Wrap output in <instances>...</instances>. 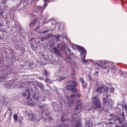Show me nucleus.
Listing matches in <instances>:
<instances>
[{
	"instance_id": "obj_1",
	"label": "nucleus",
	"mask_w": 127,
	"mask_h": 127,
	"mask_svg": "<svg viewBox=\"0 0 127 127\" xmlns=\"http://www.w3.org/2000/svg\"><path fill=\"white\" fill-rule=\"evenodd\" d=\"M86 53V50L83 52L81 54H80V56L81 57V60L82 61H84L83 64H89L90 60H92L94 62L95 64H97V65L98 69H103L105 70L106 72H111L115 74L116 67L114 65L113 62L109 61L104 60H95L94 61L91 60H85Z\"/></svg>"
},
{
	"instance_id": "obj_2",
	"label": "nucleus",
	"mask_w": 127,
	"mask_h": 127,
	"mask_svg": "<svg viewBox=\"0 0 127 127\" xmlns=\"http://www.w3.org/2000/svg\"><path fill=\"white\" fill-rule=\"evenodd\" d=\"M29 88L27 87L26 89V91L22 93L23 96L26 99L27 101H28V102H26V103L28 105L32 106H35V104H36L40 107L43 108L44 106L39 104L40 102L39 101H44L46 100L43 97V98L41 99L40 98L39 99L37 98L36 95H34L32 96L33 100H32L31 98L30 99L29 98L31 96V95L30 92L29 91Z\"/></svg>"
},
{
	"instance_id": "obj_3",
	"label": "nucleus",
	"mask_w": 127,
	"mask_h": 127,
	"mask_svg": "<svg viewBox=\"0 0 127 127\" xmlns=\"http://www.w3.org/2000/svg\"><path fill=\"white\" fill-rule=\"evenodd\" d=\"M65 38L67 41L68 40L69 44L70 46H71L72 48L75 50L77 49L80 53V54L81 53V54H82V53L85 50V48L83 47L80 45H77L71 43L70 40H68L66 37H65Z\"/></svg>"
},
{
	"instance_id": "obj_4",
	"label": "nucleus",
	"mask_w": 127,
	"mask_h": 127,
	"mask_svg": "<svg viewBox=\"0 0 127 127\" xmlns=\"http://www.w3.org/2000/svg\"><path fill=\"white\" fill-rule=\"evenodd\" d=\"M94 108L98 109L100 107V101L97 96H94L92 98Z\"/></svg>"
},
{
	"instance_id": "obj_5",
	"label": "nucleus",
	"mask_w": 127,
	"mask_h": 127,
	"mask_svg": "<svg viewBox=\"0 0 127 127\" xmlns=\"http://www.w3.org/2000/svg\"><path fill=\"white\" fill-rule=\"evenodd\" d=\"M37 19L33 21L31 23L30 26L31 28L34 29L35 27V31H36V29L39 28V27L40 26L39 23L37 21Z\"/></svg>"
},
{
	"instance_id": "obj_6",
	"label": "nucleus",
	"mask_w": 127,
	"mask_h": 127,
	"mask_svg": "<svg viewBox=\"0 0 127 127\" xmlns=\"http://www.w3.org/2000/svg\"><path fill=\"white\" fill-rule=\"evenodd\" d=\"M110 95H107L106 98H104L103 99V103L105 105L106 104L107 106H109L111 105V106L112 107L113 103L112 101L113 102V101H112V100L110 99H109L107 98L108 96H109Z\"/></svg>"
},
{
	"instance_id": "obj_7",
	"label": "nucleus",
	"mask_w": 127,
	"mask_h": 127,
	"mask_svg": "<svg viewBox=\"0 0 127 127\" xmlns=\"http://www.w3.org/2000/svg\"><path fill=\"white\" fill-rule=\"evenodd\" d=\"M47 4L45 2L44 4V8L40 6H35L33 9V10L34 12H42L44 10L45 7L46 6Z\"/></svg>"
},
{
	"instance_id": "obj_8",
	"label": "nucleus",
	"mask_w": 127,
	"mask_h": 127,
	"mask_svg": "<svg viewBox=\"0 0 127 127\" xmlns=\"http://www.w3.org/2000/svg\"><path fill=\"white\" fill-rule=\"evenodd\" d=\"M104 84H102L96 90V91L100 93L103 92H107V90L108 89L107 87L104 88Z\"/></svg>"
},
{
	"instance_id": "obj_9",
	"label": "nucleus",
	"mask_w": 127,
	"mask_h": 127,
	"mask_svg": "<svg viewBox=\"0 0 127 127\" xmlns=\"http://www.w3.org/2000/svg\"><path fill=\"white\" fill-rule=\"evenodd\" d=\"M125 119L124 113L122 112L121 113L120 115L117 116V120L119 121V123L121 124L122 122H124Z\"/></svg>"
},
{
	"instance_id": "obj_10",
	"label": "nucleus",
	"mask_w": 127,
	"mask_h": 127,
	"mask_svg": "<svg viewBox=\"0 0 127 127\" xmlns=\"http://www.w3.org/2000/svg\"><path fill=\"white\" fill-rule=\"evenodd\" d=\"M77 105L76 106V107L75 109V111L76 112L77 110L80 111V110L82 108L83 105V104L81 100L79 99L78 100L77 102Z\"/></svg>"
},
{
	"instance_id": "obj_11",
	"label": "nucleus",
	"mask_w": 127,
	"mask_h": 127,
	"mask_svg": "<svg viewBox=\"0 0 127 127\" xmlns=\"http://www.w3.org/2000/svg\"><path fill=\"white\" fill-rule=\"evenodd\" d=\"M65 87L66 89L69 91H71L73 93H76L77 92V89L76 87H70L69 84H68L66 85Z\"/></svg>"
},
{
	"instance_id": "obj_12",
	"label": "nucleus",
	"mask_w": 127,
	"mask_h": 127,
	"mask_svg": "<svg viewBox=\"0 0 127 127\" xmlns=\"http://www.w3.org/2000/svg\"><path fill=\"white\" fill-rule=\"evenodd\" d=\"M29 120L30 121H33L35 118V116L33 113L28 114Z\"/></svg>"
},
{
	"instance_id": "obj_13",
	"label": "nucleus",
	"mask_w": 127,
	"mask_h": 127,
	"mask_svg": "<svg viewBox=\"0 0 127 127\" xmlns=\"http://www.w3.org/2000/svg\"><path fill=\"white\" fill-rule=\"evenodd\" d=\"M54 53L58 56H60V55L59 53L58 50L57 49V48L55 47L52 49Z\"/></svg>"
},
{
	"instance_id": "obj_14",
	"label": "nucleus",
	"mask_w": 127,
	"mask_h": 127,
	"mask_svg": "<svg viewBox=\"0 0 127 127\" xmlns=\"http://www.w3.org/2000/svg\"><path fill=\"white\" fill-rule=\"evenodd\" d=\"M69 83H70L69 84L70 85V87H73L76 86L77 85V83L76 82L74 81H69Z\"/></svg>"
},
{
	"instance_id": "obj_15",
	"label": "nucleus",
	"mask_w": 127,
	"mask_h": 127,
	"mask_svg": "<svg viewBox=\"0 0 127 127\" xmlns=\"http://www.w3.org/2000/svg\"><path fill=\"white\" fill-rule=\"evenodd\" d=\"M80 81L82 83L83 86L84 87H86L87 84L85 82L84 80L82 78L80 79Z\"/></svg>"
},
{
	"instance_id": "obj_16",
	"label": "nucleus",
	"mask_w": 127,
	"mask_h": 127,
	"mask_svg": "<svg viewBox=\"0 0 127 127\" xmlns=\"http://www.w3.org/2000/svg\"><path fill=\"white\" fill-rule=\"evenodd\" d=\"M37 86L40 88L41 90H42L44 87V85L41 82H39L37 84Z\"/></svg>"
},
{
	"instance_id": "obj_17",
	"label": "nucleus",
	"mask_w": 127,
	"mask_h": 127,
	"mask_svg": "<svg viewBox=\"0 0 127 127\" xmlns=\"http://www.w3.org/2000/svg\"><path fill=\"white\" fill-rule=\"evenodd\" d=\"M55 38H56V41H58L60 40V38H62L63 37L61 35H57L55 36Z\"/></svg>"
},
{
	"instance_id": "obj_18",
	"label": "nucleus",
	"mask_w": 127,
	"mask_h": 127,
	"mask_svg": "<svg viewBox=\"0 0 127 127\" xmlns=\"http://www.w3.org/2000/svg\"><path fill=\"white\" fill-rule=\"evenodd\" d=\"M76 101L74 99H71L70 100H69L68 101V104H72L76 102Z\"/></svg>"
},
{
	"instance_id": "obj_19",
	"label": "nucleus",
	"mask_w": 127,
	"mask_h": 127,
	"mask_svg": "<svg viewBox=\"0 0 127 127\" xmlns=\"http://www.w3.org/2000/svg\"><path fill=\"white\" fill-rule=\"evenodd\" d=\"M45 81L47 83H49L52 82V81L48 78H47L46 79Z\"/></svg>"
},
{
	"instance_id": "obj_20",
	"label": "nucleus",
	"mask_w": 127,
	"mask_h": 127,
	"mask_svg": "<svg viewBox=\"0 0 127 127\" xmlns=\"http://www.w3.org/2000/svg\"><path fill=\"white\" fill-rule=\"evenodd\" d=\"M108 89L107 90V92H108V90L109 89L110 90V91H109V92L110 93V92H113L114 89L113 88V87H111V88H107Z\"/></svg>"
},
{
	"instance_id": "obj_21",
	"label": "nucleus",
	"mask_w": 127,
	"mask_h": 127,
	"mask_svg": "<svg viewBox=\"0 0 127 127\" xmlns=\"http://www.w3.org/2000/svg\"><path fill=\"white\" fill-rule=\"evenodd\" d=\"M13 118L15 122H17L18 121V117L16 114H15L14 115Z\"/></svg>"
},
{
	"instance_id": "obj_22",
	"label": "nucleus",
	"mask_w": 127,
	"mask_h": 127,
	"mask_svg": "<svg viewBox=\"0 0 127 127\" xmlns=\"http://www.w3.org/2000/svg\"><path fill=\"white\" fill-rule=\"evenodd\" d=\"M44 75L45 76L48 77L49 76V74L46 70H45L44 72Z\"/></svg>"
},
{
	"instance_id": "obj_23",
	"label": "nucleus",
	"mask_w": 127,
	"mask_h": 127,
	"mask_svg": "<svg viewBox=\"0 0 127 127\" xmlns=\"http://www.w3.org/2000/svg\"><path fill=\"white\" fill-rule=\"evenodd\" d=\"M52 37V35L50 34H48L45 37V40H46L47 39L49 38Z\"/></svg>"
},
{
	"instance_id": "obj_24",
	"label": "nucleus",
	"mask_w": 127,
	"mask_h": 127,
	"mask_svg": "<svg viewBox=\"0 0 127 127\" xmlns=\"http://www.w3.org/2000/svg\"><path fill=\"white\" fill-rule=\"evenodd\" d=\"M14 28L16 29V31H22V30L23 29H21V27H19V28L18 29H17V28H16L15 27H14Z\"/></svg>"
},
{
	"instance_id": "obj_25",
	"label": "nucleus",
	"mask_w": 127,
	"mask_h": 127,
	"mask_svg": "<svg viewBox=\"0 0 127 127\" xmlns=\"http://www.w3.org/2000/svg\"><path fill=\"white\" fill-rule=\"evenodd\" d=\"M56 24L57 25V28L59 29L60 27H59L58 26H61V24L60 23H57Z\"/></svg>"
},
{
	"instance_id": "obj_26",
	"label": "nucleus",
	"mask_w": 127,
	"mask_h": 127,
	"mask_svg": "<svg viewBox=\"0 0 127 127\" xmlns=\"http://www.w3.org/2000/svg\"><path fill=\"white\" fill-rule=\"evenodd\" d=\"M65 77L64 76L61 77L60 78V79L59 80V81L60 80H63L65 78Z\"/></svg>"
},
{
	"instance_id": "obj_27",
	"label": "nucleus",
	"mask_w": 127,
	"mask_h": 127,
	"mask_svg": "<svg viewBox=\"0 0 127 127\" xmlns=\"http://www.w3.org/2000/svg\"><path fill=\"white\" fill-rule=\"evenodd\" d=\"M44 1L51 2L52 1V0H44Z\"/></svg>"
},
{
	"instance_id": "obj_28",
	"label": "nucleus",
	"mask_w": 127,
	"mask_h": 127,
	"mask_svg": "<svg viewBox=\"0 0 127 127\" xmlns=\"http://www.w3.org/2000/svg\"><path fill=\"white\" fill-rule=\"evenodd\" d=\"M19 86H19L17 87V88H21V87H25V86H21V85H20Z\"/></svg>"
},
{
	"instance_id": "obj_29",
	"label": "nucleus",
	"mask_w": 127,
	"mask_h": 127,
	"mask_svg": "<svg viewBox=\"0 0 127 127\" xmlns=\"http://www.w3.org/2000/svg\"><path fill=\"white\" fill-rule=\"evenodd\" d=\"M54 31V30H47V31H46L45 32H49V31L51 32V31Z\"/></svg>"
},
{
	"instance_id": "obj_30",
	"label": "nucleus",
	"mask_w": 127,
	"mask_h": 127,
	"mask_svg": "<svg viewBox=\"0 0 127 127\" xmlns=\"http://www.w3.org/2000/svg\"><path fill=\"white\" fill-rule=\"evenodd\" d=\"M124 107L125 108V110L126 111H127V105H125L124 106Z\"/></svg>"
},
{
	"instance_id": "obj_31",
	"label": "nucleus",
	"mask_w": 127,
	"mask_h": 127,
	"mask_svg": "<svg viewBox=\"0 0 127 127\" xmlns=\"http://www.w3.org/2000/svg\"><path fill=\"white\" fill-rule=\"evenodd\" d=\"M89 126L88 127H93L92 125L91 124H88Z\"/></svg>"
},
{
	"instance_id": "obj_32",
	"label": "nucleus",
	"mask_w": 127,
	"mask_h": 127,
	"mask_svg": "<svg viewBox=\"0 0 127 127\" xmlns=\"http://www.w3.org/2000/svg\"><path fill=\"white\" fill-rule=\"evenodd\" d=\"M76 95H75L74 94H73L71 95V97H75V96H76Z\"/></svg>"
},
{
	"instance_id": "obj_33",
	"label": "nucleus",
	"mask_w": 127,
	"mask_h": 127,
	"mask_svg": "<svg viewBox=\"0 0 127 127\" xmlns=\"http://www.w3.org/2000/svg\"><path fill=\"white\" fill-rule=\"evenodd\" d=\"M98 73V71L96 72L95 73H94L95 75H97Z\"/></svg>"
},
{
	"instance_id": "obj_34",
	"label": "nucleus",
	"mask_w": 127,
	"mask_h": 127,
	"mask_svg": "<svg viewBox=\"0 0 127 127\" xmlns=\"http://www.w3.org/2000/svg\"><path fill=\"white\" fill-rule=\"evenodd\" d=\"M45 37H44L43 39H41V41L42 42L43 41H44V40H45Z\"/></svg>"
},
{
	"instance_id": "obj_35",
	"label": "nucleus",
	"mask_w": 127,
	"mask_h": 127,
	"mask_svg": "<svg viewBox=\"0 0 127 127\" xmlns=\"http://www.w3.org/2000/svg\"><path fill=\"white\" fill-rule=\"evenodd\" d=\"M120 73H121V76H122L124 75V74L122 72H120Z\"/></svg>"
},
{
	"instance_id": "obj_36",
	"label": "nucleus",
	"mask_w": 127,
	"mask_h": 127,
	"mask_svg": "<svg viewBox=\"0 0 127 127\" xmlns=\"http://www.w3.org/2000/svg\"><path fill=\"white\" fill-rule=\"evenodd\" d=\"M77 95L79 97H80V95L79 94H77Z\"/></svg>"
},
{
	"instance_id": "obj_37",
	"label": "nucleus",
	"mask_w": 127,
	"mask_h": 127,
	"mask_svg": "<svg viewBox=\"0 0 127 127\" xmlns=\"http://www.w3.org/2000/svg\"><path fill=\"white\" fill-rule=\"evenodd\" d=\"M48 119H49V121L50 120H51L52 119V118H48Z\"/></svg>"
},
{
	"instance_id": "obj_38",
	"label": "nucleus",
	"mask_w": 127,
	"mask_h": 127,
	"mask_svg": "<svg viewBox=\"0 0 127 127\" xmlns=\"http://www.w3.org/2000/svg\"><path fill=\"white\" fill-rule=\"evenodd\" d=\"M60 38V40L62 41H63V40L62 39H62H63V37L62 38Z\"/></svg>"
},
{
	"instance_id": "obj_39",
	"label": "nucleus",
	"mask_w": 127,
	"mask_h": 127,
	"mask_svg": "<svg viewBox=\"0 0 127 127\" xmlns=\"http://www.w3.org/2000/svg\"><path fill=\"white\" fill-rule=\"evenodd\" d=\"M68 51L69 52H71V50H70V48H69L68 49Z\"/></svg>"
},
{
	"instance_id": "obj_40",
	"label": "nucleus",
	"mask_w": 127,
	"mask_h": 127,
	"mask_svg": "<svg viewBox=\"0 0 127 127\" xmlns=\"http://www.w3.org/2000/svg\"><path fill=\"white\" fill-rule=\"evenodd\" d=\"M70 98V97L69 96H67V99H68V98Z\"/></svg>"
},
{
	"instance_id": "obj_41",
	"label": "nucleus",
	"mask_w": 127,
	"mask_h": 127,
	"mask_svg": "<svg viewBox=\"0 0 127 127\" xmlns=\"http://www.w3.org/2000/svg\"><path fill=\"white\" fill-rule=\"evenodd\" d=\"M10 115H12V112H10Z\"/></svg>"
},
{
	"instance_id": "obj_42",
	"label": "nucleus",
	"mask_w": 127,
	"mask_h": 127,
	"mask_svg": "<svg viewBox=\"0 0 127 127\" xmlns=\"http://www.w3.org/2000/svg\"><path fill=\"white\" fill-rule=\"evenodd\" d=\"M2 38L0 37V40H2Z\"/></svg>"
},
{
	"instance_id": "obj_43",
	"label": "nucleus",
	"mask_w": 127,
	"mask_h": 127,
	"mask_svg": "<svg viewBox=\"0 0 127 127\" xmlns=\"http://www.w3.org/2000/svg\"><path fill=\"white\" fill-rule=\"evenodd\" d=\"M63 117H62V119H61V120H62V121H64V120H63Z\"/></svg>"
},
{
	"instance_id": "obj_44",
	"label": "nucleus",
	"mask_w": 127,
	"mask_h": 127,
	"mask_svg": "<svg viewBox=\"0 0 127 127\" xmlns=\"http://www.w3.org/2000/svg\"><path fill=\"white\" fill-rule=\"evenodd\" d=\"M12 85H11V86H10V88H13V87H12Z\"/></svg>"
},
{
	"instance_id": "obj_45",
	"label": "nucleus",
	"mask_w": 127,
	"mask_h": 127,
	"mask_svg": "<svg viewBox=\"0 0 127 127\" xmlns=\"http://www.w3.org/2000/svg\"><path fill=\"white\" fill-rule=\"evenodd\" d=\"M40 97H43L42 96V95H41L40 96Z\"/></svg>"
},
{
	"instance_id": "obj_46",
	"label": "nucleus",
	"mask_w": 127,
	"mask_h": 127,
	"mask_svg": "<svg viewBox=\"0 0 127 127\" xmlns=\"http://www.w3.org/2000/svg\"><path fill=\"white\" fill-rule=\"evenodd\" d=\"M109 123H111V124H112L113 123L112 122H109Z\"/></svg>"
},
{
	"instance_id": "obj_47",
	"label": "nucleus",
	"mask_w": 127,
	"mask_h": 127,
	"mask_svg": "<svg viewBox=\"0 0 127 127\" xmlns=\"http://www.w3.org/2000/svg\"><path fill=\"white\" fill-rule=\"evenodd\" d=\"M62 70V69H61L60 70V71H61V70Z\"/></svg>"
},
{
	"instance_id": "obj_48",
	"label": "nucleus",
	"mask_w": 127,
	"mask_h": 127,
	"mask_svg": "<svg viewBox=\"0 0 127 127\" xmlns=\"http://www.w3.org/2000/svg\"><path fill=\"white\" fill-rule=\"evenodd\" d=\"M69 58H71V57L70 56H69Z\"/></svg>"
},
{
	"instance_id": "obj_49",
	"label": "nucleus",
	"mask_w": 127,
	"mask_h": 127,
	"mask_svg": "<svg viewBox=\"0 0 127 127\" xmlns=\"http://www.w3.org/2000/svg\"><path fill=\"white\" fill-rule=\"evenodd\" d=\"M11 116H12V115H10V117H11Z\"/></svg>"
},
{
	"instance_id": "obj_50",
	"label": "nucleus",
	"mask_w": 127,
	"mask_h": 127,
	"mask_svg": "<svg viewBox=\"0 0 127 127\" xmlns=\"http://www.w3.org/2000/svg\"><path fill=\"white\" fill-rule=\"evenodd\" d=\"M114 117L115 118L116 116H114Z\"/></svg>"
},
{
	"instance_id": "obj_51",
	"label": "nucleus",
	"mask_w": 127,
	"mask_h": 127,
	"mask_svg": "<svg viewBox=\"0 0 127 127\" xmlns=\"http://www.w3.org/2000/svg\"><path fill=\"white\" fill-rule=\"evenodd\" d=\"M107 84H109V83H107Z\"/></svg>"
},
{
	"instance_id": "obj_52",
	"label": "nucleus",
	"mask_w": 127,
	"mask_h": 127,
	"mask_svg": "<svg viewBox=\"0 0 127 127\" xmlns=\"http://www.w3.org/2000/svg\"><path fill=\"white\" fill-rule=\"evenodd\" d=\"M9 110H10V109H9Z\"/></svg>"
},
{
	"instance_id": "obj_53",
	"label": "nucleus",
	"mask_w": 127,
	"mask_h": 127,
	"mask_svg": "<svg viewBox=\"0 0 127 127\" xmlns=\"http://www.w3.org/2000/svg\"><path fill=\"white\" fill-rule=\"evenodd\" d=\"M114 121H115V120H114Z\"/></svg>"
},
{
	"instance_id": "obj_54",
	"label": "nucleus",
	"mask_w": 127,
	"mask_h": 127,
	"mask_svg": "<svg viewBox=\"0 0 127 127\" xmlns=\"http://www.w3.org/2000/svg\"><path fill=\"white\" fill-rule=\"evenodd\" d=\"M8 85L9 86H10L9 85Z\"/></svg>"
},
{
	"instance_id": "obj_55",
	"label": "nucleus",
	"mask_w": 127,
	"mask_h": 127,
	"mask_svg": "<svg viewBox=\"0 0 127 127\" xmlns=\"http://www.w3.org/2000/svg\"><path fill=\"white\" fill-rule=\"evenodd\" d=\"M5 87L6 86V85H5Z\"/></svg>"
},
{
	"instance_id": "obj_56",
	"label": "nucleus",
	"mask_w": 127,
	"mask_h": 127,
	"mask_svg": "<svg viewBox=\"0 0 127 127\" xmlns=\"http://www.w3.org/2000/svg\"><path fill=\"white\" fill-rule=\"evenodd\" d=\"M116 118H117V117H116Z\"/></svg>"
}]
</instances>
